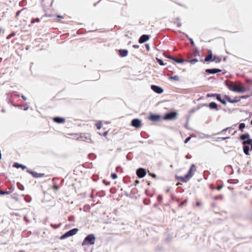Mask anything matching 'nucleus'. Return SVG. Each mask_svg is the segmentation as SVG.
Returning a JSON list of instances; mask_svg holds the SVG:
<instances>
[{
    "label": "nucleus",
    "instance_id": "nucleus-1",
    "mask_svg": "<svg viewBox=\"0 0 252 252\" xmlns=\"http://www.w3.org/2000/svg\"><path fill=\"white\" fill-rule=\"evenodd\" d=\"M196 171V167L194 164H192L187 172V173L183 176H176L177 180L184 183L188 182L194 175Z\"/></svg>",
    "mask_w": 252,
    "mask_h": 252
},
{
    "label": "nucleus",
    "instance_id": "nucleus-2",
    "mask_svg": "<svg viewBox=\"0 0 252 252\" xmlns=\"http://www.w3.org/2000/svg\"><path fill=\"white\" fill-rule=\"evenodd\" d=\"M228 89L234 92H240V93H244L246 92V88L244 87L242 84H240L239 85H236L234 84H231L228 85Z\"/></svg>",
    "mask_w": 252,
    "mask_h": 252
},
{
    "label": "nucleus",
    "instance_id": "nucleus-3",
    "mask_svg": "<svg viewBox=\"0 0 252 252\" xmlns=\"http://www.w3.org/2000/svg\"><path fill=\"white\" fill-rule=\"evenodd\" d=\"M199 52L197 50H195L193 51V54L192 55L188 56V59L186 61L190 63L191 64H194L197 63L198 60L195 58H193V57H196L197 56H199Z\"/></svg>",
    "mask_w": 252,
    "mask_h": 252
},
{
    "label": "nucleus",
    "instance_id": "nucleus-4",
    "mask_svg": "<svg viewBox=\"0 0 252 252\" xmlns=\"http://www.w3.org/2000/svg\"><path fill=\"white\" fill-rule=\"evenodd\" d=\"M95 238L94 234H90L88 235L84 239L83 245L85 244L93 245L94 244L95 242Z\"/></svg>",
    "mask_w": 252,
    "mask_h": 252
},
{
    "label": "nucleus",
    "instance_id": "nucleus-5",
    "mask_svg": "<svg viewBox=\"0 0 252 252\" xmlns=\"http://www.w3.org/2000/svg\"><path fill=\"white\" fill-rule=\"evenodd\" d=\"M78 231V229L77 228H74L72 229L67 232H66L65 233H64L63 235L61 237V239H63L69 237L70 236H73L75 235L77 232Z\"/></svg>",
    "mask_w": 252,
    "mask_h": 252
},
{
    "label": "nucleus",
    "instance_id": "nucleus-6",
    "mask_svg": "<svg viewBox=\"0 0 252 252\" xmlns=\"http://www.w3.org/2000/svg\"><path fill=\"white\" fill-rule=\"evenodd\" d=\"M177 117V113L175 111H172L168 113H166L163 119L166 120H172L176 119Z\"/></svg>",
    "mask_w": 252,
    "mask_h": 252
},
{
    "label": "nucleus",
    "instance_id": "nucleus-7",
    "mask_svg": "<svg viewBox=\"0 0 252 252\" xmlns=\"http://www.w3.org/2000/svg\"><path fill=\"white\" fill-rule=\"evenodd\" d=\"M54 0H42V5L45 9H48L52 6Z\"/></svg>",
    "mask_w": 252,
    "mask_h": 252
},
{
    "label": "nucleus",
    "instance_id": "nucleus-8",
    "mask_svg": "<svg viewBox=\"0 0 252 252\" xmlns=\"http://www.w3.org/2000/svg\"><path fill=\"white\" fill-rule=\"evenodd\" d=\"M131 125L133 127L138 128L141 126V121L138 119H134L132 120Z\"/></svg>",
    "mask_w": 252,
    "mask_h": 252
},
{
    "label": "nucleus",
    "instance_id": "nucleus-9",
    "mask_svg": "<svg viewBox=\"0 0 252 252\" xmlns=\"http://www.w3.org/2000/svg\"><path fill=\"white\" fill-rule=\"evenodd\" d=\"M224 98L229 102L231 103H234L236 102H238L240 100V97L238 96H235L233 99H231L229 95H224Z\"/></svg>",
    "mask_w": 252,
    "mask_h": 252
},
{
    "label": "nucleus",
    "instance_id": "nucleus-10",
    "mask_svg": "<svg viewBox=\"0 0 252 252\" xmlns=\"http://www.w3.org/2000/svg\"><path fill=\"white\" fill-rule=\"evenodd\" d=\"M136 174L139 178H142L146 175V171L143 168H139L136 171Z\"/></svg>",
    "mask_w": 252,
    "mask_h": 252
},
{
    "label": "nucleus",
    "instance_id": "nucleus-11",
    "mask_svg": "<svg viewBox=\"0 0 252 252\" xmlns=\"http://www.w3.org/2000/svg\"><path fill=\"white\" fill-rule=\"evenodd\" d=\"M151 89L155 92L159 94L162 93L163 92V90L161 87L156 85H152L151 86Z\"/></svg>",
    "mask_w": 252,
    "mask_h": 252
},
{
    "label": "nucleus",
    "instance_id": "nucleus-12",
    "mask_svg": "<svg viewBox=\"0 0 252 252\" xmlns=\"http://www.w3.org/2000/svg\"><path fill=\"white\" fill-rule=\"evenodd\" d=\"M149 119L153 122H158L160 121V116L158 115L151 114Z\"/></svg>",
    "mask_w": 252,
    "mask_h": 252
},
{
    "label": "nucleus",
    "instance_id": "nucleus-13",
    "mask_svg": "<svg viewBox=\"0 0 252 252\" xmlns=\"http://www.w3.org/2000/svg\"><path fill=\"white\" fill-rule=\"evenodd\" d=\"M150 38V36L148 35L143 34L142 35L139 39V43H143L148 41Z\"/></svg>",
    "mask_w": 252,
    "mask_h": 252
},
{
    "label": "nucleus",
    "instance_id": "nucleus-14",
    "mask_svg": "<svg viewBox=\"0 0 252 252\" xmlns=\"http://www.w3.org/2000/svg\"><path fill=\"white\" fill-rule=\"evenodd\" d=\"M208 55L205 57L204 60V62H212L213 56L211 50H208Z\"/></svg>",
    "mask_w": 252,
    "mask_h": 252
},
{
    "label": "nucleus",
    "instance_id": "nucleus-15",
    "mask_svg": "<svg viewBox=\"0 0 252 252\" xmlns=\"http://www.w3.org/2000/svg\"><path fill=\"white\" fill-rule=\"evenodd\" d=\"M221 70L220 69L214 68V69H207L206 70L207 73L210 74H215L216 73L220 72Z\"/></svg>",
    "mask_w": 252,
    "mask_h": 252
},
{
    "label": "nucleus",
    "instance_id": "nucleus-16",
    "mask_svg": "<svg viewBox=\"0 0 252 252\" xmlns=\"http://www.w3.org/2000/svg\"><path fill=\"white\" fill-rule=\"evenodd\" d=\"M119 55L122 57H126L128 54V51L126 49H120L119 50Z\"/></svg>",
    "mask_w": 252,
    "mask_h": 252
},
{
    "label": "nucleus",
    "instance_id": "nucleus-17",
    "mask_svg": "<svg viewBox=\"0 0 252 252\" xmlns=\"http://www.w3.org/2000/svg\"><path fill=\"white\" fill-rule=\"evenodd\" d=\"M247 140L243 141L242 144L243 145H250L251 146V150H252V139L249 138Z\"/></svg>",
    "mask_w": 252,
    "mask_h": 252
},
{
    "label": "nucleus",
    "instance_id": "nucleus-18",
    "mask_svg": "<svg viewBox=\"0 0 252 252\" xmlns=\"http://www.w3.org/2000/svg\"><path fill=\"white\" fill-rule=\"evenodd\" d=\"M53 120L55 122L58 124L63 123L65 122V119L61 117H55Z\"/></svg>",
    "mask_w": 252,
    "mask_h": 252
},
{
    "label": "nucleus",
    "instance_id": "nucleus-19",
    "mask_svg": "<svg viewBox=\"0 0 252 252\" xmlns=\"http://www.w3.org/2000/svg\"><path fill=\"white\" fill-rule=\"evenodd\" d=\"M215 95L216 96V99L220 101L222 104L225 105L226 104V101L221 99V95L220 94H215Z\"/></svg>",
    "mask_w": 252,
    "mask_h": 252
},
{
    "label": "nucleus",
    "instance_id": "nucleus-20",
    "mask_svg": "<svg viewBox=\"0 0 252 252\" xmlns=\"http://www.w3.org/2000/svg\"><path fill=\"white\" fill-rule=\"evenodd\" d=\"M250 147L248 145H243V151L244 153L246 155H250L249 153Z\"/></svg>",
    "mask_w": 252,
    "mask_h": 252
},
{
    "label": "nucleus",
    "instance_id": "nucleus-21",
    "mask_svg": "<svg viewBox=\"0 0 252 252\" xmlns=\"http://www.w3.org/2000/svg\"><path fill=\"white\" fill-rule=\"evenodd\" d=\"M169 58L171 59L172 60H173V61H174L175 62H176L177 63H183L184 62H185V60H184L183 59L176 58L173 57H171Z\"/></svg>",
    "mask_w": 252,
    "mask_h": 252
},
{
    "label": "nucleus",
    "instance_id": "nucleus-22",
    "mask_svg": "<svg viewBox=\"0 0 252 252\" xmlns=\"http://www.w3.org/2000/svg\"><path fill=\"white\" fill-rule=\"evenodd\" d=\"M209 107L211 109L218 110V105L216 102H212L209 103Z\"/></svg>",
    "mask_w": 252,
    "mask_h": 252
},
{
    "label": "nucleus",
    "instance_id": "nucleus-23",
    "mask_svg": "<svg viewBox=\"0 0 252 252\" xmlns=\"http://www.w3.org/2000/svg\"><path fill=\"white\" fill-rule=\"evenodd\" d=\"M249 137L250 135L248 133H246L241 135L240 136V139L242 140L245 141V140L249 139Z\"/></svg>",
    "mask_w": 252,
    "mask_h": 252
},
{
    "label": "nucleus",
    "instance_id": "nucleus-24",
    "mask_svg": "<svg viewBox=\"0 0 252 252\" xmlns=\"http://www.w3.org/2000/svg\"><path fill=\"white\" fill-rule=\"evenodd\" d=\"M221 60V59L220 57L214 56L213 58L212 62H215L216 63H218L220 62Z\"/></svg>",
    "mask_w": 252,
    "mask_h": 252
},
{
    "label": "nucleus",
    "instance_id": "nucleus-25",
    "mask_svg": "<svg viewBox=\"0 0 252 252\" xmlns=\"http://www.w3.org/2000/svg\"><path fill=\"white\" fill-rule=\"evenodd\" d=\"M246 127L245 124L244 123H241L239 126V129L242 132L243 131L244 128Z\"/></svg>",
    "mask_w": 252,
    "mask_h": 252
},
{
    "label": "nucleus",
    "instance_id": "nucleus-26",
    "mask_svg": "<svg viewBox=\"0 0 252 252\" xmlns=\"http://www.w3.org/2000/svg\"><path fill=\"white\" fill-rule=\"evenodd\" d=\"M95 126L98 129H100L102 127V124L101 122L96 123Z\"/></svg>",
    "mask_w": 252,
    "mask_h": 252
},
{
    "label": "nucleus",
    "instance_id": "nucleus-27",
    "mask_svg": "<svg viewBox=\"0 0 252 252\" xmlns=\"http://www.w3.org/2000/svg\"><path fill=\"white\" fill-rule=\"evenodd\" d=\"M11 191H4L2 190H0V195H4V194H9L11 193Z\"/></svg>",
    "mask_w": 252,
    "mask_h": 252
},
{
    "label": "nucleus",
    "instance_id": "nucleus-28",
    "mask_svg": "<svg viewBox=\"0 0 252 252\" xmlns=\"http://www.w3.org/2000/svg\"><path fill=\"white\" fill-rule=\"evenodd\" d=\"M78 139H80L81 140L85 141L86 140H90V138L89 137H87V136H80L78 138Z\"/></svg>",
    "mask_w": 252,
    "mask_h": 252
},
{
    "label": "nucleus",
    "instance_id": "nucleus-29",
    "mask_svg": "<svg viewBox=\"0 0 252 252\" xmlns=\"http://www.w3.org/2000/svg\"><path fill=\"white\" fill-rule=\"evenodd\" d=\"M170 79L171 80H174L175 81H179V77L178 76H171L170 77Z\"/></svg>",
    "mask_w": 252,
    "mask_h": 252
},
{
    "label": "nucleus",
    "instance_id": "nucleus-30",
    "mask_svg": "<svg viewBox=\"0 0 252 252\" xmlns=\"http://www.w3.org/2000/svg\"><path fill=\"white\" fill-rule=\"evenodd\" d=\"M25 8H23L22 9H21V10H19L18 11L17 13H16V18L18 19V16L20 15V14L23 12L24 10H25Z\"/></svg>",
    "mask_w": 252,
    "mask_h": 252
},
{
    "label": "nucleus",
    "instance_id": "nucleus-31",
    "mask_svg": "<svg viewBox=\"0 0 252 252\" xmlns=\"http://www.w3.org/2000/svg\"><path fill=\"white\" fill-rule=\"evenodd\" d=\"M14 166L17 168H18V167H21L23 169H24L25 168V166H24V165H22V164H19L18 163H15L14 165Z\"/></svg>",
    "mask_w": 252,
    "mask_h": 252
},
{
    "label": "nucleus",
    "instance_id": "nucleus-32",
    "mask_svg": "<svg viewBox=\"0 0 252 252\" xmlns=\"http://www.w3.org/2000/svg\"><path fill=\"white\" fill-rule=\"evenodd\" d=\"M117 175L116 173H113L111 174V178H112L113 179H116L117 178Z\"/></svg>",
    "mask_w": 252,
    "mask_h": 252
},
{
    "label": "nucleus",
    "instance_id": "nucleus-33",
    "mask_svg": "<svg viewBox=\"0 0 252 252\" xmlns=\"http://www.w3.org/2000/svg\"><path fill=\"white\" fill-rule=\"evenodd\" d=\"M157 61L160 65H164V63L161 60L157 59Z\"/></svg>",
    "mask_w": 252,
    "mask_h": 252
},
{
    "label": "nucleus",
    "instance_id": "nucleus-34",
    "mask_svg": "<svg viewBox=\"0 0 252 252\" xmlns=\"http://www.w3.org/2000/svg\"><path fill=\"white\" fill-rule=\"evenodd\" d=\"M107 133H108V131H104V132H98V133L100 135H104V136L106 135Z\"/></svg>",
    "mask_w": 252,
    "mask_h": 252
},
{
    "label": "nucleus",
    "instance_id": "nucleus-35",
    "mask_svg": "<svg viewBox=\"0 0 252 252\" xmlns=\"http://www.w3.org/2000/svg\"><path fill=\"white\" fill-rule=\"evenodd\" d=\"M30 173L33 175V177H38V176H37V173H36V172H30Z\"/></svg>",
    "mask_w": 252,
    "mask_h": 252
},
{
    "label": "nucleus",
    "instance_id": "nucleus-36",
    "mask_svg": "<svg viewBox=\"0 0 252 252\" xmlns=\"http://www.w3.org/2000/svg\"><path fill=\"white\" fill-rule=\"evenodd\" d=\"M230 128V127H227L226 128H224L221 132H219L218 134H220V133L224 132L226 131L227 130H228V129H229Z\"/></svg>",
    "mask_w": 252,
    "mask_h": 252
},
{
    "label": "nucleus",
    "instance_id": "nucleus-37",
    "mask_svg": "<svg viewBox=\"0 0 252 252\" xmlns=\"http://www.w3.org/2000/svg\"><path fill=\"white\" fill-rule=\"evenodd\" d=\"M53 189H55V190H58L59 189V187L57 185H54L53 187Z\"/></svg>",
    "mask_w": 252,
    "mask_h": 252
},
{
    "label": "nucleus",
    "instance_id": "nucleus-38",
    "mask_svg": "<svg viewBox=\"0 0 252 252\" xmlns=\"http://www.w3.org/2000/svg\"><path fill=\"white\" fill-rule=\"evenodd\" d=\"M149 175L152 176L153 178H157V175L155 174H152V173H149Z\"/></svg>",
    "mask_w": 252,
    "mask_h": 252
},
{
    "label": "nucleus",
    "instance_id": "nucleus-39",
    "mask_svg": "<svg viewBox=\"0 0 252 252\" xmlns=\"http://www.w3.org/2000/svg\"><path fill=\"white\" fill-rule=\"evenodd\" d=\"M190 137H189L187 138H186V140H185V143H187L189 142V141L190 139Z\"/></svg>",
    "mask_w": 252,
    "mask_h": 252
},
{
    "label": "nucleus",
    "instance_id": "nucleus-40",
    "mask_svg": "<svg viewBox=\"0 0 252 252\" xmlns=\"http://www.w3.org/2000/svg\"><path fill=\"white\" fill-rule=\"evenodd\" d=\"M230 138L229 135H228V136H226V137H221L220 138H221V139H222V140H225V139H228V138Z\"/></svg>",
    "mask_w": 252,
    "mask_h": 252
},
{
    "label": "nucleus",
    "instance_id": "nucleus-41",
    "mask_svg": "<svg viewBox=\"0 0 252 252\" xmlns=\"http://www.w3.org/2000/svg\"><path fill=\"white\" fill-rule=\"evenodd\" d=\"M39 21H40V20H39V19L38 18H37V19H35V20H33V21L32 22V23H34V22H39Z\"/></svg>",
    "mask_w": 252,
    "mask_h": 252
},
{
    "label": "nucleus",
    "instance_id": "nucleus-42",
    "mask_svg": "<svg viewBox=\"0 0 252 252\" xmlns=\"http://www.w3.org/2000/svg\"><path fill=\"white\" fill-rule=\"evenodd\" d=\"M247 82L249 83L250 84L252 85V79L247 80Z\"/></svg>",
    "mask_w": 252,
    "mask_h": 252
},
{
    "label": "nucleus",
    "instance_id": "nucleus-43",
    "mask_svg": "<svg viewBox=\"0 0 252 252\" xmlns=\"http://www.w3.org/2000/svg\"><path fill=\"white\" fill-rule=\"evenodd\" d=\"M222 188V186H218L217 187V189L219 190H220L221 189V188Z\"/></svg>",
    "mask_w": 252,
    "mask_h": 252
},
{
    "label": "nucleus",
    "instance_id": "nucleus-44",
    "mask_svg": "<svg viewBox=\"0 0 252 252\" xmlns=\"http://www.w3.org/2000/svg\"><path fill=\"white\" fill-rule=\"evenodd\" d=\"M201 205V203L199 201H197L196 203V205L197 206H200V205Z\"/></svg>",
    "mask_w": 252,
    "mask_h": 252
},
{
    "label": "nucleus",
    "instance_id": "nucleus-45",
    "mask_svg": "<svg viewBox=\"0 0 252 252\" xmlns=\"http://www.w3.org/2000/svg\"><path fill=\"white\" fill-rule=\"evenodd\" d=\"M15 35V33H12V34H10V35L8 36L7 38H10V37H12V36H14Z\"/></svg>",
    "mask_w": 252,
    "mask_h": 252
},
{
    "label": "nucleus",
    "instance_id": "nucleus-46",
    "mask_svg": "<svg viewBox=\"0 0 252 252\" xmlns=\"http://www.w3.org/2000/svg\"><path fill=\"white\" fill-rule=\"evenodd\" d=\"M158 200H161V199H162V197H161V196L159 195V196H158Z\"/></svg>",
    "mask_w": 252,
    "mask_h": 252
},
{
    "label": "nucleus",
    "instance_id": "nucleus-47",
    "mask_svg": "<svg viewBox=\"0 0 252 252\" xmlns=\"http://www.w3.org/2000/svg\"><path fill=\"white\" fill-rule=\"evenodd\" d=\"M146 48L147 49V50H149V48H150L149 45L148 44H146Z\"/></svg>",
    "mask_w": 252,
    "mask_h": 252
},
{
    "label": "nucleus",
    "instance_id": "nucleus-48",
    "mask_svg": "<svg viewBox=\"0 0 252 252\" xmlns=\"http://www.w3.org/2000/svg\"><path fill=\"white\" fill-rule=\"evenodd\" d=\"M22 98H23L24 100H26V97H25V96L22 95Z\"/></svg>",
    "mask_w": 252,
    "mask_h": 252
},
{
    "label": "nucleus",
    "instance_id": "nucleus-49",
    "mask_svg": "<svg viewBox=\"0 0 252 252\" xmlns=\"http://www.w3.org/2000/svg\"><path fill=\"white\" fill-rule=\"evenodd\" d=\"M135 185H136V184H139V181H138V180H136V181H135Z\"/></svg>",
    "mask_w": 252,
    "mask_h": 252
},
{
    "label": "nucleus",
    "instance_id": "nucleus-50",
    "mask_svg": "<svg viewBox=\"0 0 252 252\" xmlns=\"http://www.w3.org/2000/svg\"><path fill=\"white\" fill-rule=\"evenodd\" d=\"M58 17H59V18H63L62 16H58Z\"/></svg>",
    "mask_w": 252,
    "mask_h": 252
},
{
    "label": "nucleus",
    "instance_id": "nucleus-51",
    "mask_svg": "<svg viewBox=\"0 0 252 252\" xmlns=\"http://www.w3.org/2000/svg\"><path fill=\"white\" fill-rule=\"evenodd\" d=\"M236 132V131H234V132L233 133H232L231 134H232V135L234 134V133H235Z\"/></svg>",
    "mask_w": 252,
    "mask_h": 252
},
{
    "label": "nucleus",
    "instance_id": "nucleus-52",
    "mask_svg": "<svg viewBox=\"0 0 252 252\" xmlns=\"http://www.w3.org/2000/svg\"><path fill=\"white\" fill-rule=\"evenodd\" d=\"M184 205V202H182V203L181 204V205Z\"/></svg>",
    "mask_w": 252,
    "mask_h": 252
},
{
    "label": "nucleus",
    "instance_id": "nucleus-53",
    "mask_svg": "<svg viewBox=\"0 0 252 252\" xmlns=\"http://www.w3.org/2000/svg\"><path fill=\"white\" fill-rule=\"evenodd\" d=\"M184 205V202H182V203L181 204V205Z\"/></svg>",
    "mask_w": 252,
    "mask_h": 252
},
{
    "label": "nucleus",
    "instance_id": "nucleus-54",
    "mask_svg": "<svg viewBox=\"0 0 252 252\" xmlns=\"http://www.w3.org/2000/svg\"><path fill=\"white\" fill-rule=\"evenodd\" d=\"M191 43L192 44L193 43V41L192 40L191 41Z\"/></svg>",
    "mask_w": 252,
    "mask_h": 252
},
{
    "label": "nucleus",
    "instance_id": "nucleus-55",
    "mask_svg": "<svg viewBox=\"0 0 252 252\" xmlns=\"http://www.w3.org/2000/svg\"><path fill=\"white\" fill-rule=\"evenodd\" d=\"M241 98H245V97L244 96H241Z\"/></svg>",
    "mask_w": 252,
    "mask_h": 252
},
{
    "label": "nucleus",
    "instance_id": "nucleus-56",
    "mask_svg": "<svg viewBox=\"0 0 252 252\" xmlns=\"http://www.w3.org/2000/svg\"><path fill=\"white\" fill-rule=\"evenodd\" d=\"M19 252H24L23 251H20Z\"/></svg>",
    "mask_w": 252,
    "mask_h": 252
},
{
    "label": "nucleus",
    "instance_id": "nucleus-57",
    "mask_svg": "<svg viewBox=\"0 0 252 252\" xmlns=\"http://www.w3.org/2000/svg\"><path fill=\"white\" fill-rule=\"evenodd\" d=\"M251 124L252 125V120L251 122Z\"/></svg>",
    "mask_w": 252,
    "mask_h": 252
},
{
    "label": "nucleus",
    "instance_id": "nucleus-58",
    "mask_svg": "<svg viewBox=\"0 0 252 252\" xmlns=\"http://www.w3.org/2000/svg\"><path fill=\"white\" fill-rule=\"evenodd\" d=\"M118 169V168H117V170ZM119 170H121L120 168H119Z\"/></svg>",
    "mask_w": 252,
    "mask_h": 252
}]
</instances>
